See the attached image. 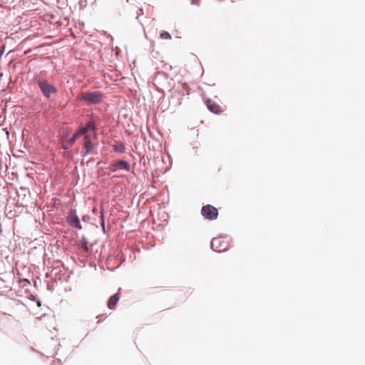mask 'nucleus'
<instances>
[{"instance_id":"obj_11","label":"nucleus","mask_w":365,"mask_h":365,"mask_svg":"<svg viewBox=\"0 0 365 365\" xmlns=\"http://www.w3.org/2000/svg\"><path fill=\"white\" fill-rule=\"evenodd\" d=\"M113 150L115 151V152H118V153H124L125 152V146H124V144L121 142H118L116 143L114 145H113Z\"/></svg>"},{"instance_id":"obj_8","label":"nucleus","mask_w":365,"mask_h":365,"mask_svg":"<svg viewBox=\"0 0 365 365\" xmlns=\"http://www.w3.org/2000/svg\"><path fill=\"white\" fill-rule=\"evenodd\" d=\"M206 104L208 109L215 114H219L220 113H222L223 111L221 106H220L215 101L211 99H208L206 101Z\"/></svg>"},{"instance_id":"obj_13","label":"nucleus","mask_w":365,"mask_h":365,"mask_svg":"<svg viewBox=\"0 0 365 365\" xmlns=\"http://www.w3.org/2000/svg\"><path fill=\"white\" fill-rule=\"evenodd\" d=\"M160 38L163 39H171V35L168 31H163L160 34Z\"/></svg>"},{"instance_id":"obj_7","label":"nucleus","mask_w":365,"mask_h":365,"mask_svg":"<svg viewBox=\"0 0 365 365\" xmlns=\"http://www.w3.org/2000/svg\"><path fill=\"white\" fill-rule=\"evenodd\" d=\"M110 170L113 172H115L120 170H124L126 171L130 170V165L125 160H119L110 165Z\"/></svg>"},{"instance_id":"obj_4","label":"nucleus","mask_w":365,"mask_h":365,"mask_svg":"<svg viewBox=\"0 0 365 365\" xmlns=\"http://www.w3.org/2000/svg\"><path fill=\"white\" fill-rule=\"evenodd\" d=\"M201 213L205 218L209 220H214L218 216V210L211 205H207L202 207Z\"/></svg>"},{"instance_id":"obj_3","label":"nucleus","mask_w":365,"mask_h":365,"mask_svg":"<svg viewBox=\"0 0 365 365\" xmlns=\"http://www.w3.org/2000/svg\"><path fill=\"white\" fill-rule=\"evenodd\" d=\"M38 85L46 98H48L51 94L57 92V89L46 81L39 80L38 81Z\"/></svg>"},{"instance_id":"obj_5","label":"nucleus","mask_w":365,"mask_h":365,"mask_svg":"<svg viewBox=\"0 0 365 365\" xmlns=\"http://www.w3.org/2000/svg\"><path fill=\"white\" fill-rule=\"evenodd\" d=\"M211 247L215 252H223L227 249V244L222 237H215L211 241Z\"/></svg>"},{"instance_id":"obj_2","label":"nucleus","mask_w":365,"mask_h":365,"mask_svg":"<svg viewBox=\"0 0 365 365\" xmlns=\"http://www.w3.org/2000/svg\"><path fill=\"white\" fill-rule=\"evenodd\" d=\"M78 98L87 104H97L101 102L103 94L100 91L84 92L80 94Z\"/></svg>"},{"instance_id":"obj_12","label":"nucleus","mask_w":365,"mask_h":365,"mask_svg":"<svg viewBox=\"0 0 365 365\" xmlns=\"http://www.w3.org/2000/svg\"><path fill=\"white\" fill-rule=\"evenodd\" d=\"M88 240L86 237H83L81 240V247L83 250L86 252H88L89 250V247L88 245Z\"/></svg>"},{"instance_id":"obj_14","label":"nucleus","mask_w":365,"mask_h":365,"mask_svg":"<svg viewBox=\"0 0 365 365\" xmlns=\"http://www.w3.org/2000/svg\"><path fill=\"white\" fill-rule=\"evenodd\" d=\"M5 118L6 115H0V125H2L4 124Z\"/></svg>"},{"instance_id":"obj_1","label":"nucleus","mask_w":365,"mask_h":365,"mask_svg":"<svg viewBox=\"0 0 365 365\" xmlns=\"http://www.w3.org/2000/svg\"><path fill=\"white\" fill-rule=\"evenodd\" d=\"M80 128H86V131L81 136H83V149L82 150V155L86 156L88 155L94 148L93 139L96 137V125L93 121H89L86 126H82Z\"/></svg>"},{"instance_id":"obj_9","label":"nucleus","mask_w":365,"mask_h":365,"mask_svg":"<svg viewBox=\"0 0 365 365\" xmlns=\"http://www.w3.org/2000/svg\"><path fill=\"white\" fill-rule=\"evenodd\" d=\"M68 220L69 224L71 226H73L74 227H76V228H78L79 230H81L82 228L81 225L80 223L79 218L76 215V213L71 212L70 214V215L68 216Z\"/></svg>"},{"instance_id":"obj_6","label":"nucleus","mask_w":365,"mask_h":365,"mask_svg":"<svg viewBox=\"0 0 365 365\" xmlns=\"http://www.w3.org/2000/svg\"><path fill=\"white\" fill-rule=\"evenodd\" d=\"M85 131L86 128H79L69 140L63 139V148L66 150L68 149L71 146H72L74 144L75 141L77 139H78L82 135V134L85 133Z\"/></svg>"},{"instance_id":"obj_10","label":"nucleus","mask_w":365,"mask_h":365,"mask_svg":"<svg viewBox=\"0 0 365 365\" xmlns=\"http://www.w3.org/2000/svg\"><path fill=\"white\" fill-rule=\"evenodd\" d=\"M119 293H116L115 294L110 297L108 301V307L110 309H114L118 302L119 301Z\"/></svg>"}]
</instances>
